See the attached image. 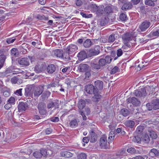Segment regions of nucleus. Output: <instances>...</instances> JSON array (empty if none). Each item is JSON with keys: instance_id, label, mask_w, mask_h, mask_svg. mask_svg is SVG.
<instances>
[{"instance_id": "a878e982", "label": "nucleus", "mask_w": 159, "mask_h": 159, "mask_svg": "<svg viewBox=\"0 0 159 159\" xmlns=\"http://www.w3.org/2000/svg\"><path fill=\"white\" fill-rule=\"evenodd\" d=\"M61 156L65 157H72L73 154L70 152L64 150L61 152Z\"/></svg>"}, {"instance_id": "6e6552de", "label": "nucleus", "mask_w": 159, "mask_h": 159, "mask_svg": "<svg viewBox=\"0 0 159 159\" xmlns=\"http://www.w3.org/2000/svg\"><path fill=\"white\" fill-rule=\"evenodd\" d=\"M46 66L42 63H39L34 68V71L37 73L43 72L46 69Z\"/></svg>"}, {"instance_id": "de8ad7c7", "label": "nucleus", "mask_w": 159, "mask_h": 159, "mask_svg": "<svg viewBox=\"0 0 159 159\" xmlns=\"http://www.w3.org/2000/svg\"><path fill=\"white\" fill-rule=\"evenodd\" d=\"M133 141L134 142L140 143L141 141V139L138 136H135L133 139Z\"/></svg>"}, {"instance_id": "4c0bfd02", "label": "nucleus", "mask_w": 159, "mask_h": 159, "mask_svg": "<svg viewBox=\"0 0 159 159\" xmlns=\"http://www.w3.org/2000/svg\"><path fill=\"white\" fill-rule=\"evenodd\" d=\"M150 141V139L147 134L145 135L143 137V139L142 140V141L145 143H148Z\"/></svg>"}, {"instance_id": "49530a36", "label": "nucleus", "mask_w": 159, "mask_h": 159, "mask_svg": "<svg viewBox=\"0 0 159 159\" xmlns=\"http://www.w3.org/2000/svg\"><path fill=\"white\" fill-rule=\"evenodd\" d=\"M98 63L99 65H100V66H105L106 64L105 61V60L103 58L100 59Z\"/></svg>"}, {"instance_id": "f8f14e48", "label": "nucleus", "mask_w": 159, "mask_h": 159, "mask_svg": "<svg viewBox=\"0 0 159 159\" xmlns=\"http://www.w3.org/2000/svg\"><path fill=\"white\" fill-rule=\"evenodd\" d=\"M89 141L92 143H94L98 139V137L93 130H91L89 135Z\"/></svg>"}, {"instance_id": "c9c22d12", "label": "nucleus", "mask_w": 159, "mask_h": 159, "mask_svg": "<svg viewBox=\"0 0 159 159\" xmlns=\"http://www.w3.org/2000/svg\"><path fill=\"white\" fill-rule=\"evenodd\" d=\"M104 51L106 52H111V55L112 56H113L114 55L116 54V52L115 51H112L111 50V48L109 47L105 48Z\"/></svg>"}, {"instance_id": "412c9836", "label": "nucleus", "mask_w": 159, "mask_h": 159, "mask_svg": "<svg viewBox=\"0 0 159 159\" xmlns=\"http://www.w3.org/2000/svg\"><path fill=\"white\" fill-rule=\"evenodd\" d=\"M95 85L96 89L98 91V89H102L103 88V83L101 81L98 80L95 82Z\"/></svg>"}, {"instance_id": "b1692460", "label": "nucleus", "mask_w": 159, "mask_h": 159, "mask_svg": "<svg viewBox=\"0 0 159 159\" xmlns=\"http://www.w3.org/2000/svg\"><path fill=\"white\" fill-rule=\"evenodd\" d=\"M85 101L82 99L80 100L78 103V106L79 111L81 112V110L85 107Z\"/></svg>"}, {"instance_id": "39448f33", "label": "nucleus", "mask_w": 159, "mask_h": 159, "mask_svg": "<svg viewBox=\"0 0 159 159\" xmlns=\"http://www.w3.org/2000/svg\"><path fill=\"white\" fill-rule=\"evenodd\" d=\"M48 155L45 149H42L40 151H36L33 153V156L36 158H41L42 156H45Z\"/></svg>"}, {"instance_id": "4be33fe9", "label": "nucleus", "mask_w": 159, "mask_h": 159, "mask_svg": "<svg viewBox=\"0 0 159 159\" xmlns=\"http://www.w3.org/2000/svg\"><path fill=\"white\" fill-rule=\"evenodd\" d=\"M132 5L130 2H127L124 4L121 7V9L123 10H127L130 9L132 7Z\"/></svg>"}, {"instance_id": "79ce46f5", "label": "nucleus", "mask_w": 159, "mask_h": 159, "mask_svg": "<svg viewBox=\"0 0 159 159\" xmlns=\"http://www.w3.org/2000/svg\"><path fill=\"white\" fill-rule=\"evenodd\" d=\"M115 35L111 34L109 37L108 40V43H112L115 41Z\"/></svg>"}, {"instance_id": "8fccbe9b", "label": "nucleus", "mask_w": 159, "mask_h": 159, "mask_svg": "<svg viewBox=\"0 0 159 159\" xmlns=\"http://www.w3.org/2000/svg\"><path fill=\"white\" fill-rule=\"evenodd\" d=\"M105 60L106 64H109L111 63L112 60V58L108 56H106L105 58L104 59Z\"/></svg>"}, {"instance_id": "20e7f679", "label": "nucleus", "mask_w": 159, "mask_h": 159, "mask_svg": "<svg viewBox=\"0 0 159 159\" xmlns=\"http://www.w3.org/2000/svg\"><path fill=\"white\" fill-rule=\"evenodd\" d=\"M122 39L125 45V48H129V46H130L128 42L132 40L131 34L130 33H126L123 35Z\"/></svg>"}, {"instance_id": "ddd939ff", "label": "nucleus", "mask_w": 159, "mask_h": 159, "mask_svg": "<svg viewBox=\"0 0 159 159\" xmlns=\"http://www.w3.org/2000/svg\"><path fill=\"white\" fill-rule=\"evenodd\" d=\"M78 49L77 46L75 45L71 44L66 48V50L69 54H72Z\"/></svg>"}, {"instance_id": "393cba45", "label": "nucleus", "mask_w": 159, "mask_h": 159, "mask_svg": "<svg viewBox=\"0 0 159 159\" xmlns=\"http://www.w3.org/2000/svg\"><path fill=\"white\" fill-rule=\"evenodd\" d=\"M100 47L98 45H96L94 47V50L91 52V55L93 56L97 55L100 52Z\"/></svg>"}, {"instance_id": "0e129e2a", "label": "nucleus", "mask_w": 159, "mask_h": 159, "mask_svg": "<svg viewBox=\"0 0 159 159\" xmlns=\"http://www.w3.org/2000/svg\"><path fill=\"white\" fill-rule=\"evenodd\" d=\"M150 34H152L153 36H159V30L151 32Z\"/></svg>"}, {"instance_id": "5701e85b", "label": "nucleus", "mask_w": 159, "mask_h": 159, "mask_svg": "<svg viewBox=\"0 0 159 159\" xmlns=\"http://www.w3.org/2000/svg\"><path fill=\"white\" fill-rule=\"evenodd\" d=\"M56 70V67L53 64H51L48 66L47 68V71L50 74L52 73Z\"/></svg>"}, {"instance_id": "7c9ffc66", "label": "nucleus", "mask_w": 159, "mask_h": 159, "mask_svg": "<svg viewBox=\"0 0 159 159\" xmlns=\"http://www.w3.org/2000/svg\"><path fill=\"white\" fill-rule=\"evenodd\" d=\"M19 54L17 49L14 48L11 50V55L12 56L17 57Z\"/></svg>"}, {"instance_id": "9b49d317", "label": "nucleus", "mask_w": 159, "mask_h": 159, "mask_svg": "<svg viewBox=\"0 0 159 159\" xmlns=\"http://www.w3.org/2000/svg\"><path fill=\"white\" fill-rule=\"evenodd\" d=\"M18 63L20 65L28 66L30 64L29 59L27 58H19L18 60Z\"/></svg>"}, {"instance_id": "f704fd0d", "label": "nucleus", "mask_w": 159, "mask_h": 159, "mask_svg": "<svg viewBox=\"0 0 159 159\" xmlns=\"http://www.w3.org/2000/svg\"><path fill=\"white\" fill-rule=\"evenodd\" d=\"M115 134L114 131H111L109 134V136L108 139V143L112 140H113L114 138Z\"/></svg>"}, {"instance_id": "c03bdc74", "label": "nucleus", "mask_w": 159, "mask_h": 159, "mask_svg": "<svg viewBox=\"0 0 159 159\" xmlns=\"http://www.w3.org/2000/svg\"><path fill=\"white\" fill-rule=\"evenodd\" d=\"M91 67L93 70H99L100 68V67L99 64L93 63L91 65Z\"/></svg>"}, {"instance_id": "bb28decb", "label": "nucleus", "mask_w": 159, "mask_h": 159, "mask_svg": "<svg viewBox=\"0 0 159 159\" xmlns=\"http://www.w3.org/2000/svg\"><path fill=\"white\" fill-rule=\"evenodd\" d=\"M124 124L128 127L132 128L135 125L134 122L133 121L128 120L125 121Z\"/></svg>"}, {"instance_id": "e433bc0d", "label": "nucleus", "mask_w": 159, "mask_h": 159, "mask_svg": "<svg viewBox=\"0 0 159 159\" xmlns=\"http://www.w3.org/2000/svg\"><path fill=\"white\" fill-rule=\"evenodd\" d=\"M149 134L152 139H156L157 137L156 133L154 131L152 130L149 131Z\"/></svg>"}, {"instance_id": "e2e57ef3", "label": "nucleus", "mask_w": 159, "mask_h": 159, "mask_svg": "<svg viewBox=\"0 0 159 159\" xmlns=\"http://www.w3.org/2000/svg\"><path fill=\"white\" fill-rule=\"evenodd\" d=\"M50 120L53 122H56L59 121V118L58 117H56L50 118Z\"/></svg>"}, {"instance_id": "bf43d9fd", "label": "nucleus", "mask_w": 159, "mask_h": 159, "mask_svg": "<svg viewBox=\"0 0 159 159\" xmlns=\"http://www.w3.org/2000/svg\"><path fill=\"white\" fill-rule=\"evenodd\" d=\"M103 12V8L98 6V8L96 11V13L98 14H102Z\"/></svg>"}, {"instance_id": "c85d7f7f", "label": "nucleus", "mask_w": 159, "mask_h": 159, "mask_svg": "<svg viewBox=\"0 0 159 159\" xmlns=\"http://www.w3.org/2000/svg\"><path fill=\"white\" fill-rule=\"evenodd\" d=\"M11 82L12 84H19L22 83V81L21 79H18L16 77H13L11 80Z\"/></svg>"}, {"instance_id": "9d476101", "label": "nucleus", "mask_w": 159, "mask_h": 159, "mask_svg": "<svg viewBox=\"0 0 159 159\" xmlns=\"http://www.w3.org/2000/svg\"><path fill=\"white\" fill-rule=\"evenodd\" d=\"M44 88L42 86H39L35 88L34 91V95L38 97L40 95L43 91Z\"/></svg>"}, {"instance_id": "13d9d810", "label": "nucleus", "mask_w": 159, "mask_h": 159, "mask_svg": "<svg viewBox=\"0 0 159 159\" xmlns=\"http://www.w3.org/2000/svg\"><path fill=\"white\" fill-rule=\"evenodd\" d=\"M38 18L40 20H48V17H46L45 16L43 15H39L38 16Z\"/></svg>"}, {"instance_id": "09e8293b", "label": "nucleus", "mask_w": 159, "mask_h": 159, "mask_svg": "<svg viewBox=\"0 0 159 159\" xmlns=\"http://www.w3.org/2000/svg\"><path fill=\"white\" fill-rule=\"evenodd\" d=\"M117 57H115L114 59V60H116L117 58L118 57H120L123 54L122 50L120 49H118L117 51Z\"/></svg>"}, {"instance_id": "4d7b16f0", "label": "nucleus", "mask_w": 159, "mask_h": 159, "mask_svg": "<svg viewBox=\"0 0 159 159\" xmlns=\"http://www.w3.org/2000/svg\"><path fill=\"white\" fill-rule=\"evenodd\" d=\"M127 151L128 152L130 153H134L136 152L135 149L132 147H131L127 149Z\"/></svg>"}, {"instance_id": "864d4df0", "label": "nucleus", "mask_w": 159, "mask_h": 159, "mask_svg": "<svg viewBox=\"0 0 159 159\" xmlns=\"http://www.w3.org/2000/svg\"><path fill=\"white\" fill-rule=\"evenodd\" d=\"M104 11L107 13H108L112 11V9L111 7L110 6H107L105 7L104 9Z\"/></svg>"}, {"instance_id": "37998d69", "label": "nucleus", "mask_w": 159, "mask_h": 159, "mask_svg": "<svg viewBox=\"0 0 159 159\" xmlns=\"http://www.w3.org/2000/svg\"><path fill=\"white\" fill-rule=\"evenodd\" d=\"M86 155L84 153H82L77 155L78 159H86Z\"/></svg>"}, {"instance_id": "f257e3e1", "label": "nucleus", "mask_w": 159, "mask_h": 159, "mask_svg": "<svg viewBox=\"0 0 159 159\" xmlns=\"http://www.w3.org/2000/svg\"><path fill=\"white\" fill-rule=\"evenodd\" d=\"M85 90L86 92L89 94L93 93L94 96L92 98V100L95 102L99 101L101 96L98 93V91L92 84L87 85L85 87Z\"/></svg>"}, {"instance_id": "473e14b6", "label": "nucleus", "mask_w": 159, "mask_h": 159, "mask_svg": "<svg viewBox=\"0 0 159 159\" xmlns=\"http://www.w3.org/2000/svg\"><path fill=\"white\" fill-rule=\"evenodd\" d=\"M152 106L154 110L158 109L159 108V102L158 100H153V102L152 103Z\"/></svg>"}, {"instance_id": "603ef678", "label": "nucleus", "mask_w": 159, "mask_h": 159, "mask_svg": "<svg viewBox=\"0 0 159 159\" xmlns=\"http://www.w3.org/2000/svg\"><path fill=\"white\" fill-rule=\"evenodd\" d=\"M22 89H20L18 90H17L14 93L15 94L17 95L18 96H22Z\"/></svg>"}, {"instance_id": "3c124183", "label": "nucleus", "mask_w": 159, "mask_h": 159, "mask_svg": "<svg viewBox=\"0 0 159 159\" xmlns=\"http://www.w3.org/2000/svg\"><path fill=\"white\" fill-rule=\"evenodd\" d=\"M133 159H147L148 157L146 156H138L133 157Z\"/></svg>"}, {"instance_id": "ea45409f", "label": "nucleus", "mask_w": 159, "mask_h": 159, "mask_svg": "<svg viewBox=\"0 0 159 159\" xmlns=\"http://www.w3.org/2000/svg\"><path fill=\"white\" fill-rule=\"evenodd\" d=\"M121 113L122 115L124 116H128L129 114V112L128 110L126 109H121Z\"/></svg>"}, {"instance_id": "aec40b11", "label": "nucleus", "mask_w": 159, "mask_h": 159, "mask_svg": "<svg viewBox=\"0 0 159 159\" xmlns=\"http://www.w3.org/2000/svg\"><path fill=\"white\" fill-rule=\"evenodd\" d=\"M80 61H83L87 57V54L84 51L80 52L77 55Z\"/></svg>"}, {"instance_id": "680f3d73", "label": "nucleus", "mask_w": 159, "mask_h": 159, "mask_svg": "<svg viewBox=\"0 0 159 159\" xmlns=\"http://www.w3.org/2000/svg\"><path fill=\"white\" fill-rule=\"evenodd\" d=\"M49 94L50 93L49 92H47V93L45 92L43 94L41 97L44 99H45L48 97V95H49Z\"/></svg>"}, {"instance_id": "2eb2a0df", "label": "nucleus", "mask_w": 159, "mask_h": 159, "mask_svg": "<svg viewBox=\"0 0 159 159\" xmlns=\"http://www.w3.org/2000/svg\"><path fill=\"white\" fill-rule=\"evenodd\" d=\"M28 107L27 103L25 102H21L18 105V109L19 112L25 110Z\"/></svg>"}, {"instance_id": "c756f323", "label": "nucleus", "mask_w": 159, "mask_h": 159, "mask_svg": "<svg viewBox=\"0 0 159 159\" xmlns=\"http://www.w3.org/2000/svg\"><path fill=\"white\" fill-rule=\"evenodd\" d=\"M93 44V43L89 39H87L83 43L84 46L85 48H88Z\"/></svg>"}, {"instance_id": "cd10ccee", "label": "nucleus", "mask_w": 159, "mask_h": 159, "mask_svg": "<svg viewBox=\"0 0 159 159\" xmlns=\"http://www.w3.org/2000/svg\"><path fill=\"white\" fill-rule=\"evenodd\" d=\"M79 121H78L76 119H74L71 121L69 125L72 128H75L78 125V123Z\"/></svg>"}, {"instance_id": "58836bf2", "label": "nucleus", "mask_w": 159, "mask_h": 159, "mask_svg": "<svg viewBox=\"0 0 159 159\" xmlns=\"http://www.w3.org/2000/svg\"><path fill=\"white\" fill-rule=\"evenodd\" d=\"M100 24L102 26H104L107 24V20L106 17H103L100 20L99 22Z\"/></svg>"}, {"instance_id": "f3484780", "label": "nucleus", "mask_w": 159, "mask_h": 159, "mask_svg": "<svg viewBox=\"0 0 159 159\" xmlns=\"http://www.w3.org/2000/svg\"><path fill=\"white\" fill-rule=\"evenodd\" d=\"M59 106L58 101H57L54 102H51L47 104V107L48 109L54 107L55 108V109H56L58 108Z\"/></svg>"}, {"instance_id": "69168bd1", "label": "nucleus", "mask_w": 159, "mask_h": 159, "mask_svg": "<svg viewBox=\"0 0 159 159\" xmlns=\"http://www.w3.org/2000/svg\"><path fill=\"white\" fill-rule=\"evenodd\" d=\"M125 150H120L119 151L117 155L118 156H123L125 154Z\"/></svg>"}, {"instance_id": "72a5a7b5", "label": "nucleus", "mask_w": 159, "mask_h": 159, "mask_svg": "<svg viewBox=\"0 0 159 159\" xmlns=\"http://www.w3.org/2000/svg\"><path fill=\"white\" fill-rule=\"evenodd\" d=\"M89 8L91 11L95 12L98 9V6H97L95 4H92L89 6Z\"/></svg>"}, {"instance_id": "338daca9", "label": "nucleus", "mask_w": 159, "mask_h": 159, "mask_svg": "<svg viewBox=\"0 0 159 159\" xmlns=\"http://www.w3.org/2000/svg\"><path fill=\"white\" fill-rule=\"evenodd\" d=\"M7 89V88L6 89H5V90L2 91V92H3V95L5 97H8L10 95V93L9 92L7 91L6 90Z\"/></svg>"}, {"instance_id": "423d86ee", "label": "nucleus", "mask_w": 159, "mask_h": 159, "mask_svg": "<svg viewBox=\"0 0 159 159\" xmlns=\"http://www.w3.org/2000/svg\"><path fill=\"white\" fill-rule=\"evenodd\" d=\"M127 106H131V103L135 106H139L140 103V101L135 97L129 98L126 100Z\"/></svg>"}, {"instance_id": "6ab92c4d", "label": "nucleus", "mask_w": 159, "mask_h": 159, "mask_svg": "<svg viewBox=\"0 0 159 159\" xmlns=\"http://www.w3.org/2000/svg\"><path fill=\"white\" fill-rule=\"evenodd\" d=\"M54 55L57 57L59 58H64L63 51L61 49H56L54 51Z\"/></svg>"}, {"instance_id": "5fc2aeb1", "label": "nucleus", "mask_w": 159, "mask_h": 159, "mask_svg": "<svg viewBox=\"0 0 159 159\" xmlns=\"http://www.w3.org/2000/svg\"><path fill=\"white\" fill-rule=\"evenodd\" d=\"M120 19L122 21L125 20L127 19L126 15L124 13L120 14Z\"/></svg>"}, {"instance_id": "4468645a", "label": "nucleus", "mask_w": 159, "mask_h": 159, "mask_svg": "<svg viewBox=\"0 0 159 159\" xmlns=\"http://www.w3.org/2000/svg\"><path fill=\"white\" fill-rule=\"evenodd\" d=\"M150 156L153 157H159V150L153 148L151 149L149 153Z\"/></svg>"}, {"instance_id": "a19ab883", "label": "nucleus", "mask_w": 159, "mask_h": 159, "mask_svg": "<svg viewBox=\"0 0 159 159\" xmlns=\"http://www.w3.org/2000/svg\"><path fill=\"white\" fill-rule=\"evenodd\" d=\"M120 71V69L117 66H115L110 71V73L111 74H114L116 72Z\"/></svg>"}, {"instance_id": "7ed1b4c3", "label": "nucleus", "mask_w": 159, "mask_h": 159, "mask_svg": "<svg viewBox=\"0 0 159 159\" xmlns=\"http://www.w3.org/2000/svg\"><path fill=\"white\" fill-rule=\"evenodd\" d=\"M107 137L105 135L102 136L99 140L100 147L102 149H107L108 148Z\"/></svg>"}, {"instance_id": "1a4fd4ad", "label": "nucleus", "mask_w": 159, "mask_h": 159, "mask_svg": "<svg viewBox=\"0 0 159 159\" xmlns=\"http://www.w3.org/2000/svg\"><path fill=\"white\" fill-rule=\"evenodd\" d=\"M150 24V22L147 20H145L139 25V28L141 31L144 32L149 27Z\"/></svg>"}, {"instance_id": "a18cd8bd", "label": "nucleus", "mask_w": 159, "mask_h": 159, "mask_svg": "<svg viewBox=\"0 0 159 159\" xmlns=\"http://www.w3.org/2000/svg\"><path fill=\"white\" fill-rule=\"evenodd\" d=\"M145 3L146 5L154 6H155V3L152 2L151 0H146L145 2Z\"/></svg>"}, {"instance_id": "2f4dec72", "label": "nucleus", "mask_w": 159, "mask_h": 159, "mask_svg": "<svg viewBox=\"0 0 159 159\" xmlns=\"http://www.w3.org/2000/svg\"><path fill=\"white\" fill-rule=\"evenodd\" d=\"M6 59V55L4 54L0 55V69L2 67Z\"/></svg>"}, {"instance_id": "a211bd4d", "label": "nucleus", "mask_w": 159, "mask_h": 159, "mask_svg": "<svg viewBox=\"0 0 159 159\" xmlns=\"http://www.w3.org/2000/svg\"><path fill=\"white\" fill-rule=\"evenodd\" d=\"M32 88L29 86H27L25 89V95L26 97H30L32 96Z\"/></svg>"}, {"instance_id": "774afa93", "label": "nucleus", "mask_w": 159, "mask_h": 159, "mask_svg": "<svg viewBox=\"0 0 159 159\" xmlns=\"http://www.w3.org/2000/svg\"><path fill=\"white\" fill-rule=\"evenodd\" d=\"M144 129V126H139L137 127L136 130L139 132H141Z\"/></svg>"}, {"instance_id": "0eeeda50", "label": "nucleus", "mask_w": 159, "mask_h": 159, "mask_svg": "<svg viewBox=\"0 0 159 159\" xmlns=\"http://www.w3.org/2000/svg\"><path fill=\"white\" fill-rule=\"evenodd\" d=\"M38 109L39 114L41 115H46L47 111L46 110V105L43 102L39 103L38 105Z\"/></svg>"}, {"instance_id": "052dcab7", "label": "nucleus", "mask_w": 159, "mask_h": 159, "mask_svg": "<svg viewBox=\"0 0 159 159\" xmlns=\"http://www.w3.org/2000/svg\"><path fill=\"white\" fill-rule=\"evenodd\" d=\"M69 54L68 52H66L63 54L64 58L67 60H70V57L69 54Z\"/></svg>"}, {"instance_id": "dca6fc26", "label": "nucleus", "mask_w": 159, "mask_h": 159, "mask_svg": "<svg viewBox=\"0 0 159 159\" xmlns=\"http://www.w3.org/2000/svg\"><path fill=\"white\" fill-rule=\"evenodd\" d=\"M89 66L87 64H81L78 67L79 70L81 72H84L88 71Z\"/></svg>"}, {"instance_id": "f03ea898", "label": "nucleus", "mask_w": 159, "mask_h": 159, "mask_svg": "<svg viewBox=\"0 0 159 159\" xmlns=\"http://www.w3.org/2000/svg\"><path fill=\"white\" fill-rule=\"evenodd\" d=\"M134 94L138 98H144L147 95L146 89L144 88L135 90Z\"/></svg>"}, {"instance_id": "6e6d98bb", "label": "nucleus", "mask_w": 159, "mask_h": 159, "mask_svg": "<svg viewBox=\"0 0 159 159\" xmlns=\"http://www.w3.org/2000/svg\"><path fill=\"white\" fill-rule=\"evenodd\" d=\"M16 39L15 38H8L7 39L6 42L8 44H10L13 43L15 40Z\"/></svg>"}]
</instances>
